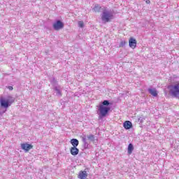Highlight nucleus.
<instances>
[{
  "mask_svg": "<svg viewBox=\"0 0 179 179\" xmlns=\"http://www.w3.org/2000/svg\"><path fill=\"white\" fill-rule=\"evenodd\" d=\"M110 106H113V103L110 102L108 100H103L99 103L98 106V115L99 120H101L108 115V113H110V110H111V107Z\"/></svg>",
  "mask_w": 179,
  "mask_h": 179,
  "instance_id": "f257e3e1",
  "label": "nucleus"
},
{
  "mask_svg": "<svg viewBox=\"0 0 179 179\" xmlns=\"http://www.w3.org/2000/svg\"><path fill=\"white\" fill-rule=\"evenodd\" d=\"M15 103V98L12 96H7L6 97L1 96L0 97V106L1 108H4L5 110L0 112V114H5L6 110L9 107Z\"/></svg>",
  "mask_w": 179,
  "mask_h": 179,
  "instance_id": "f03ea898",
  "label": "nucleus"
},
{
  "mask_svg": "<svg viewBox=\"0 0 179 179\" xmlns=\"http://www.w3.org/2000/svg\"><path fill=\"white\" fill-rule=\"evenodd\" d=\"M101 19L102 22L108 23V22H110L114 19V13L112 10H107L106 7H103L101 15Z\"/></svg>",
  "mask_w": 179,
  "mask_h": 179,
  "instance_id": "7ed1b4c3",
  "label": "nucleus"
},
{
  "mask_svg": "<svg viewBox=\"0 0 179 179\" xmlns=\"http://www.w3.org/2000/svg\"><path fill=\"white\" fill-rule=\"evenodd\" d=\"M169 90V94L175 99H179V84L174 85H170L168 86Z\"/></svg>",
  "mask_w": 179,
  "mask_h": 179,
  "instance_id": "20e7f679",
  "label": "nucleus"
},
{
  "mask_svg": "<svg viewBox=\"0 0 179 179\" xmlns=\"http://www.w3.org/2000/svg\"><path fill=\"white\" fill-rule=\"evenodd\" d=\"M64 22H62L59 20H57L55 23H53V29L54 30H56V31L64 29Z\"/></svg>",
  "mask_w": 179,
  "mask_h": 179,
  "instance_id": "39448f33",
  "label": "nucleus"
},
{
  "mask_svg": "<svg viewBox=\"0 0 179 179\" xmlns=\"http://www.w3.org/2000/svg\"><path fill=\"white\" fill-rule=\"evenodd\" d=\"M53 90L57 97H62V87H61V85H58L57 87H53Z\"/></svg>",
  "mask_w": 179,
  "mask_h": 179,
  "instance_id": "423d86ee",
  "label": "nucleus"
},
{
  "mask_svg": "<svg viewBox=\"0 0 179 179\" xmlns=\"http://www.w3.org/2000/svg\"><path fill=\"white\" fill-rule=\"evenodd\" d=\"M21 148L25 152H29V150L33 149V145L28 143H22L21 144Z\"/></svg>",
  "mask_w": 179,
  "mask_h": 179,
  "instance_id": "0eeeda50",
  "label": "nucleus"
},
{
  "mask_svg": "<svg viewBox=\"0 0 179 179\" xmlns=\"http://www.w3.org/2000/svg\"><path fill=\"white\" fill-rule=\"evenodd\" d=\"M129 45L130 48H136V39L130 38L129 40Z\"/></svg>",
  "mask_w": 179,
  "mask_h": 179,
  "instance_id": "6e6552de",
  "label": "nucleus"
},
{
  "mask_svg": "<svg viewBox=\"0 0 179 179\" xmlns=\"http://www.w3.org/2000/svg\"><path fill=\"white\" fill-rule=\"evenodd\" d=\"M70 153L72 156H78V155H79V149L76 147H71L70 149Z\"/></svg>",
  "mask_w": 179,
  "mask_h": 179,
  "instance_id": "1a4fd4ad",
  "label": "nucleus"
},
{
  "mask_svg": "<svg viewBox=\"0 0 179 179\" xmlns=\"http://www.w3.org/2000/svg\"><path fill=\"white\" fill-rule=\"evenodd\" d=\"M123 127L124 129H131L132 128V122L129 120H127L123 123Z\"/></svg>",
  "mask_w": 179,
  "mask_h": 179,
  "instance_id": "9d476101",
  "label": "nucleus"
},
{
  "mask_svg": "<svg viewBox=\"0 0 179 179\" xmlns=\"http://www.w3.org/2000/svg\"><path fill=\"white\" fill-rule=\"evenodd\" d=\"M70 143L72 144L73 148H78L79 146V141L76 138L71 139Z\"/></svg>",
  "mask_w": 179,
  "mask_h": 179,
  "instance_id": "9b49d317",
  "label": "nucleus"
},
{
  "mask_svg": "<svg viewBox=\"0 0 179 179\" xmlns=\"http://www.w3.org/2000/svg\"><path fill=\"white\" fill-rule=\"evenodd\" d=\"M87 177V172H86L85 171H80L79 175H78V178L85 179Z\"/></svg>",
  "mask_w": 179,
  "mask_h": 179,
  "instance_id": "f8f14e48",
  "label": "nucleus"
},
{
  "mask_svg": "<svg viewBox=\"0 0 179 179\" xmlns=\"http://www.w3.org/2000/svg\"><path fill=\"white\" fill-rule=\"evenodd\" d=\"M50 83L53 86V87L59 86L58 85V80H57L54 77L50 78Z\"/></svg>",
  "mask_w": 179,
  "mask_h": 179,
  "instance_id": "ddd939ff",
  "label": "nucleus"
},
{
  "mask_svg": "<svg viewBox=\"0 0 179 179\" xmlns=\"http://www.w3.org/2000/svg\"><path fill=\"white\" fill-rule=\"evenodd\" d=\"M148 92L150 94L154 96V97H157V90H156V89H148Z\"/></svg>",
  "mask_w": 179,
  "mask_h": 179,
  "instance_id": "4468645a",
  "label": "nucleus"
},
{
  "mask_svg": "<svg viewBox=\"0 0 179 179\" xmlns=\"http://www.w3.org/2000/svg\"><path fill=\"white\" fill-rule=\"evenodd\" d=\"M132 152H134V145L132 143H129L127 148V153L129 155H132Z\"/></svg>",
  "mask_w": 179,
  "mask_h": 179,
  "instance_id": "2eb2a0df",
  "label": "nucleus"
},
{
  "mask_svg": "<svg viewBox=\"0 0 179 179\" xmlns=\"http://www.w3.org/2000/svg\"><path fill=\"white\" fill-rule=\"evenodd\" d=\"M94 10L99 13L101 11L103 12V8H101L99 4H96L94 7Z\"/></svg>",
  "mask_w": 179,
  "mask_h": 179,
  "instance_id": "dca6fc26",
  "label": "nucleus"
},
{
  "mask_svg": "<svg viewBox=\"0 0 179 179\" xmlns=\"http://www.w3.org/2000/svg\"><path fill=\"white\" fill-rule=\"evenodd\" d=\"M87 138H88V140L90 141L91 142H94L95 141V137H94V135L93 134L87 135Z\"/></svg>",
  "mask_w": 179,
  "mask_h": 179,
  "instance_id": "f3484780",
  "label": "nucleus"
},
{
  "mask_svg": "<svg viewBox=\"0 0 179 179\" xmlns=\"http://www.w3.org/2000/svg\"><path fill=\"white\" fill-rule=\"evenodd\" d=\"M127 42L125 41H122L119 45L120 48L125 47Z\"/></svg>",
  "mask_w": 179,
  "mask_h": 179,
  "instance_id": "a211bd4d",
  "label": "nucleus"
},
{
  "mask_svg": "<svg viewBox=\"0 0 179 179\" xmlns=\"http://www.w3.org/2000/svg\"><path fill=\"white\" fill-rule=\"evenodd\" d=\"M78 24L79 27H81V28L85 27V23L83 22V21H79Z\"/></svg>",
  "mask_w": 179,
  "mask_h": 179,
  "instance_id": "6ab92c4d",
  "label": "nucleus"
},
{
  "mask_svg": "<svg viewBox=\"0 0 179 179\" xmlns=\"http://www.w3.org/2000/svg\"><path fill=\"white\" fill-rule=\"evenodd\" d=\"M83 146L84 149H89V143L87 141L84 142Z\"/></svg>",
  "mask_w": 179,
  "mask_h": 179,
  "instance_id": "aec40b11",
  "label": "nucleus"
},
{
  "mask_svg": "<svg viewBox=\"0 0 179 179\" xmlns=\"http://www.w3.org/2000/svg\"><path fill=\"white\" fill-rule=\"evenodd\" d=\"M86 138H87V136H86V135H84L82 137L83 143H85V142H87V140L86 139Z\"/></svg>",
  "mask_w": 179,
  "mask_h": 179,
  "instance_id": "412c9836",
  "label": "nucleus"
},
{
  "mask_svg": "<svg viewBox=\"0 0 179 179\" xmlns=\"http://www.w3.org/2000/svg\"><path fill=\"white\" fill-rule=\"evenodd\" d=\"M8 89H9L10 90H13V87L12 86H8Z\"/></svg>",
  "mask_w": 179,
  "mask_h": 179,
  "instance_id": "4be33fe9",
  "label": "nucleus"
},
{
  "mask_svg": "<svg viewBox=\"0 0 179 179\" xmlns=\"http://www.w3.org/2000/svg\"><path fill=\"white\" fill-rule=\"evenodd\" d=\"M138 121H140V122H143V118L140 117V118L138 119Z\"/></svg>",
  "mask_w": 179,
  "mask_h": 179,
  "instance_id": "5701e85b",
  "label": "nucleus"
},
{
  "mask_svg": "<svg viewBox=\"0 0 179 179\" xmlns=\"http://www.w3.org/2000/svg\"><path fill=\"white\" fill-rule=\"evenodd\" d=\"M145 2H146V3L149 4V3H150V0H147Z\"/></svg>",
  "mask_w": 179,
  "mask_h": 179,
  "instance_id": "b1692460",
  "label": "nucleus"
}]
</instances>
